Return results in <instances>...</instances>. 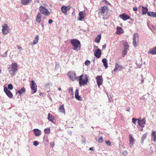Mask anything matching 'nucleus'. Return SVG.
Masks as SVG:
<instances>
[{
	"mask_svg": "<svg viewBox=\"0 0 156 156\" xmlns=\"http://www.w3.org/2000/svg\"><path fill=\"white\" fill-rule=\"evenodd\" d=\"M107 6H104L101 7L98 12V14L99 15L102 16L103 14L105 13L107 10Z\"/></svg>",
	"mask_w": 156,
	"mask_h": 156,
	"instance_id": "10",
	"label": "nucleus"
},
{
	"mask_svg": "<svg viewBox=\"0 0 156 156\" xmlns=\"http://www.w3.org/2000/svg\"><path fill=\"white\" fill-rule=\"evenodd\" d=\"M102 62L104 64V66L106 69L108 68L107 61L106 58H104L102 60Z\"/></svg>",
	"mask_w": 156,
	"mask_h": 156,
	"instance_id": "28",
	"label": "nucleus"
},
{
	"mask_svg": "<svg viewBox=\"0 0 156 156\" xmlns=\"http://www.w3.org/2000/svg\"><path fill=\"white\" fill-rule=\"evenodd\" d=\"M90 64V62L88 60H87L85 62V64L86 66H87Z\"/></svg>",
	"mask_w": 156,
	"mask_h": 156,
	"instance_id": "40",
	"label": "nucleus"
},
{
	"mask_svg": "<svg viewBox=\"0 0 156 156\" xmlns=\"http://www.w3.org/2000/svg\"><path fill=\"white\" fill-rule=\"evenodd\" d=\"M39 9L40 11L41 14L46 16H48L49 15L50 13L48 10L45 8L43 6H40Z\"/></svg>",
	"mask_w": 156,
	"mask_h": 156,
	"instance_id": "5",
	"label": "nucleus"
},
{
	"mask_svg": "<svg viewBox=\"0 0 156 156\" xmlns=\"http://www.w3.org/2000/svg\"><path fill=\"white\" fill-rule=\"evenodd\" d=\"M66 8H66L67 10V11H68V10H70L71 9V7L70 5H69V6H66Z\"/></svg>",
	"mask_w": 156,
	"mask_h": 156,
	"instance_id": "46",
	"label": "nucleus"
},
{
	"mask_svg": "<svg viewBox=\"0 0 156 156\" xmlns=\"http://www.w3.org/2000/svg\"><path fill=\"white\" fill-rule=\"evenodd\" d=\"M138 123L139 125L141 127H144L145 124V119L143 118L141 120H140L138 119Z\"/></svg>",
	"mask_w": 156,
	"mask_h": 156,
	"instance_id": "16",
	"label": "nucleus"
},
{
	"mask_svg": "<svg viewBox=\"0 0 156 156\" xmlns=\"http://www.w3.org/2000/svg\"><path fill=\"white\" fill-rule=\"evenodd\" d=\"M26 91L25 88L23 87L20 90H19L17 91V93H19L20 94H21L25 92Z\"/></svg>",
	"mask_w": 156,
	"mask_h": 156,
	"instance_id": "30",
	"label": "nucleus"
},
{
	"mask_svg": "<svg viewBox=\"0 0 156 156\" xmlns=\"http://www.w3.org/2000/svg\"><path fill=\"white\" fill-rule=\"evenodd\" d=\"M147 15L149 16L156 17V12H147Z\"/></svg>",
	"mask_w": 156,
	"mask_h": 156,
	"instance_id": "23",
	"label": "nucleus"
},
{
	"mask_svg": "<svg viewBox=\"0 0 156 156\" xmlns=\"http://www.w3.org/2000/svg\"><path fill=\"white\" fill-rule=\"evenodd\" d=\"M71 43L73 46V49L76 51H78L80 49L81 45L79 41L76 39H73L71 40Z\"/></svg>",
	"mask_w": 156,
	"mask_h": 156,
	"instance_id": "3",
	"label": "nucleus"
},
{
	"mask_svg": "<svg viewBox=\"0 0 156 156\" xmlns=\"http://www.w3.org/2000/svg\"><path fill=\"white\" fill-rule=\"evenodd\" d=\"M34 131L36 136H39L41 134V131L39 129H35L34 130Z\"/></svg>",
	"mask_w": 156,
	"mask_h": 156,
	"instance_id": "20",
	"label": "nucleus"
},
{
	"mask_svg": "<svg viewBox=\"0 0 156 156\" xmlns=\"http://www.w3.org/2000/svg\"><path fill=\"white\" fill-rule=\"evenodd\" d=\"M147 136V134L146 133L143 134L142 137V140L143 141L146 138Z\"/></svg>",
	"mask_w": 156,
	"mask_h": 156,
	"instance_id": "39",
	"label": "nucleus"
},
{
	"mask_svg": "<svg viewBox=\"0 0 156 156\" xmlns=\"http://www.w3.org/2000/svg\"><path fill=\"white\" fill-rule=\"evenodd\" d=\"M4 91L9 98H12L13 97V95L12 92L9 90L6 87H4Z\"/></svg>",
	"mask_w": 156,
	"mask_h": 156,
	"instance_id": "13",
	"label": "nucleus"
},
{
	"mask_svg": "<svg viewBox=\"0 0 156 156\" xmlns=\"http://www.w3.org/2000/svg\"><path fill=\"white\" fill-rule=\"evenodd\" d=\"M8 88L10 90H12L13 88V86L12 84H9L8 85Z\"/></svg>",
	"mask_w": 156,
	"mask_h": 156,
	"instance_id": "37",
	"label": "nucleus"
},
{
	"mask_svg": "<svg viewBox=\"0 0 156 156\" xmlns=\"http://www.w3.org/2000/svg\"><path fill=\"white\" fill-rule=\"evenodd\" d=\"M66 6H62V7L61 9L62 12L65 15L67 14V11Z\"/></svg>",
	"mask_w": 156,
	"mask_h": 156,
	"instance_id": "26",
	"label": "nucleus"
},
{
	"mask_svg": "<svg viewBox=\"0 0 156 156\" xmlns=\"http://www.w3.org/2000/svg\"><path fill=\"white\" fill-rule=\"evenodd\" d=\"M6 54H7V53L6 52H5V53H4V54H3V55H2L1 56H2V57H6Z\"/></svg>",
	"mask_w": 156,
	"mask_h": 156,
	"instance_id": "50",
	"label": "nucleus"
},
{
	"mask_svg": "<svg viewBox=\"0 0 156 156\" xmlns=\"http://www.w3.org/2000/svg\"><path fill=\"white\" fill-rule=\"evenodd\" d=\"M142 15H146V13H147L148 11V9L146 7H144L143 6H142Z\"/></svg>",
	"mask_w": 156,
	"mask_h": 156,
	"instance_id": "24",
	"label": "nucleus"
},
{
	"mask_svg": "<svg viewBox=\"0 0 156 156\" xmlns=\"http://www.w3.org/2000/svg\"><path fill=\"white\" fill-rule=\"evenodd\" d=\"M42 15L41 13H38L36 18V21L37 22L40 23L41 21V17Z\"/></svg>",
	"mask_w": 156,
	"mask_h": 156,
	"instance_id": "22",
	"label": "nucleus"
},
{
	"mask_svg": "<svg viewBox=\"0 0 156 156\" xmlns=\"http://www.w3.org/2000/svg\"><path fill=\"white\" fill-rule=\"evenodd\" d=\"M17 48L19 49H21L22 48L21 47L19 46L17 47Z\"/></svg>",
	"mask_w": 156,
	"mask_h": 156,
	"instance_id": "56",
	"label": "nucleus"
},
{
	"mask_svg": "<svg viewBox=\"0 0 156 156\" xmlns=\"http://www.w3.org/2000/svg\"><path fill=\"white\" fill-rule=\"evenodd\" d=\"M119 17L124 21L130 19V17L125 13L120 15Z\"/></svg>",
	"mask_w": 156,
	"mask_h": 156,
	"instance_id": "14",
	"label": "nucleus"
},
{
	"mask_svg": "<svg viewBox=\"0 0 156 156\" xmlns=\"http://www.w3.org/2000/svg\"><path fill=\"white\" fill-rule=\"evenodd\" d=\"M68 75L69 78L73 81L75 80H78V77L76 76L75 73L73 71H70L68 73Z\"/></svg>",
	"mask_w": 156,
	"mask_h": 156,
	"instance_id": "6",
	"label": "nucleus"
},
{
	"mask_svg": "<svg viewBox=\"0 0 156 156\" xmlns=\"http://www.w3.org/2000/svg\"><path fill=\"white\" fill-rule=\"evenodd\" d=\"M106 47V45L105 44L102 46V48L103 49H105Z\"/></svg>",
	"mask_w": 156,
	"mask_h": 156,
	"instance_id": "54",
	"label": "nucleus"
},
{
	"mask_svg": "<svg viewBox=\"0 0 156 156\" xmlns=\"http://www.w3.org/2000/svg\"><path fill=\"white\" fill-rule=\"evenodd\" d=\"M55 145L54 143L53 142L52 143H51L50 144V145L51 147H54Z\"/></svg>",
	"mask_w": 156,
	"mask_h": 156,
	"instance_id": "49",
	"label": "nucleus"
},
{
	"mask_svg": "<svg viewBox=\"0 0 156 156\" xmlns=\"http://www.w3.org/2000/svg\"><path fill=\"white\" fill-rule=\"evenodd\" d=\"M128 153L127 151L126 150L124 151L122 153V154L123 155L126 156L127 154Z\"/></svg>",
	"mask_w": 156,
	"mask_h": 156,
	"instance_id": "44",
	"label": "nucleus"
},
{
	"mask_svg": "<svg viewBox=\"0 0 156 156\" xmlns=\"http://www.w3.org/2000/svg\"><path fill=\"white\" fill-rule=\"evenodd\" d=\"M39 39V36L37 35L35 36L34 40L33 41V44L35 45L37 44L38 41Z\"/></svg>",
	"mask_w": 156,
	"mask_h": 156,
	"instance_id": "27",
	"label": "nucleus"
},
{
	"mask_svg": "<svg viewBox=\"0 0 156 156\" xmlns=\"http://www.w3.org/2000/svg\"><path fill=\"white\" fill-rule=\"evenodd\" d=\"M135 140L132 136V135L130 134L129 135V142L130 147L132 146Z\"/></svg>",
	"mask_w": 156,
	"mask_h": 156,
	"instance_id": "19",
	"label": "nucleus"
},
{
	"mask_svg": "<svg viewBox=\"0 0 156 156\" xmlns=\"http://www.w3.org/2000/svg\"><path fill=\"white\" fill-rule=\"evenodd\" d=\"M151 137V140L155 142L156 141V132L155 131H152Z\"/></svg>",
	"mask_w": 156,
	"mask_h": 156,
	"instance_id": "17",
	"label": "nucleus"
},
{
	"mask_svg": "<svg viewBox=\"0 0 156 156\" xmlns=\"http://www.w3.org/2000/svg\"><path fill=\"white\" fill-rule=\"evenodd\" d=\"M52 91H48V93L49 96H50L52 94Z\"/></svg>",
	"mask_w": 156,
	"mask_h": 156,
	"instance_id": "48",
	"label": "nucleus"
},
{
	"mask_svg": "<svg viewBox=\"0 0 156 156\" xmlns=\"http://www.w3.org/2000/svg\"><path fill=\"white\" fill-rule=\"evenodd\" d=\"M101 35H98L95 40V41L97 43H99L101 40Z\"/></svg>",
	"mask_w": 156,
	"mask_h": 156,
	"instance_id": "32",
	"label": "nucleus"
},
{
	"mask_svg": "<svg viewBox=\"0 0 156 156\" xmlns=\"http://www.w3.org/2000/svg\"><path fill=\"white\" fill-rule=\"evenodd\" d=\"M139 35L137 33H135L133 35V44L135 47L137 46L139 41Z\"/></svg>",
	"mask_w": 156,
	"mask_h": 156,
	"instance_id": "4",
	"label": "nucleus"
},
{
	"mask_svg": "<svg viewBox=\"0 0 156 156\" xmlns=\"http://www.w3.org/2000/svg\"><path fill=\"white\" fill-rule=\"evenodd\" d=\"M39 144L38 142L37 141H34L33 142V144L35 146H37Z\"/></svg>",
	"mask_w": 156,
	"mask_h": 156,
	"instance_id": "43",
	"label": "nucleus"
},
{
	"mask_svg": "<svg viewBox=\"0 0 156 156\" xmlns=\"http://www.w3.org/2000/svg\"><path fill=\"white\" fill-rule=\"evenodd\" d=\"M48 119L49 121L53 122L54 117L51 116L50 113H48Z\"/></svg>",
	"mask_w": 156,
	"mask_h": 156,
	"instance_id": "33",
	"label": "nucleus"
},
{
	"mask_svg": "<svg viewBox=\"0 0 156 156\" xmlns=\"http://www.w3.org/2000/svg\"><path fill=\"white\" fill-rule=\"evenodd\" d=\"M18 65L14 63L10 65L8 67V71L11 76L16 75V72L17 70Z\"/></svg>",
	"mask_w": 156,
	"mask_h": 156,
	"instance_id": "1",
	"label": "nucleus"
},
{
	"mask_svg": "<svg viewBox=\"0 0 156 156\" xmlns=\"http://www.w3.org/2000/svg\"><path fill=\"white\" fill-rule=\"evenodd\" d=\"M52 20L51 19H50L48 21V23L50 24H51L52 23Z\"/></svg>",
	"mask_w": 156,
	"mask_h": 156,
	"instance_id": "51",
	"label": "nucleus"
},
{
	"mask_svg": "<svg viewBox=\"0 0 156 156\" xmlns=\"http://www.w3.org/2000/svg\"><path fill=\"white\" fill-rule=\"evenodd\" d=\"M124 49L125 50H126L129 49V45L126 42H125L123 44Z\"/></svg>",
	"mask_w": 156,
	"mask_h": 156,
	"instance_id": "34",
	"label": "nucleus"
},
{
	"mask_svg": "<svg viewBox=\"0 0 156 156\" xmlns=\"http://www.w3.org/2000/svg\"><path fill=\"white\" fill-rule=\"evenodd\" d=\"M98 142L101 143L103 142V137L102 136H100L98 140Z\"/></svg>",
	"mask_w": 156,
	"mask_h": 156,
	"instance_id": "36",
	"label": "nucleus"
},
{
	"mask_svg": "<svg viewBox=\"0 0 156 156\" xmlns=\"http://www.w3.org/2000/svg\"><path fill=\"white\" fill-rule=\"evenodd\" d=\"M44 94L43 93H41L40 94V95H41V96H42V95H43V94Z\"/></svg>",
	"mask_w": 156,
	"mask_h": 156,
	"instance_id": "58",
	"label": "nucleus"
},
{
	"mask_svg": "<svg viewBox=\"0 0 156 156\" xmlns=\"http://www.w3.org/2000/svg\"><path fill=\"white\" fill-rule=\"evenodd\" d=\"M96 80L97 84L99 87L102 84L103 80L101 76H98L96 77Z\"/></svg>",
	"mask_w": 156,
	"mask_h": 156,
	"instance_id": "11",
	"label": "nucleus"
},
{
	"mask_svg": "<svg viewBox=\"0 0 156 156\" xmlns=\"http://www.w3.org/2000/svg\"><path fill=\"white\" fill-rule=\"evenodd\" d=\"M75 98L78 100L79 101H81L82 100L80 96L79 95V90L77 89L76 90L75 93Z\"/></svg>",
	"mask_w": 156,
	"mask_h": 156,
	"instance_id": "18",
	"label": "nucleus"
},
{
	"mask_svg": "<svg viewBox=\"0 0 156 156\" xmlns=\"http://www.w3.org/2000/svg\"><path fill=\"white\" fill-rule=\"evenodd\" d=\"M127 50H124L122 52V56L124 57L126 54Z\"/></svg>",
	"mask_w": 156,
	"mask_h": 156,
	"instance_id": "41",
	"label": "nucleus"
},
{
	"mask_svg": "<svg viewBox=\"0 0 156 156\" xmlns=\"http://www.w3.org/2000/svg\"><path fill=\"white\" fill-rule=\"evenodd\" d=\"M141 76L142 77V79L141 80V83H143L144 81V79L143 78V75L142 74L141 75Z\"/></svg>",
	"mask_w": 156,
	"mask_h": 156,
	"instance_id": "47",
	"label": "nucleus"
},
{
	"mask_svg": "<svg viewBox=\"0 0 156 156\" xmlns=\"http://www.w3.org/2000/svg\"><path fill=\"white\" fill-rule=\"evenodd\" d=\"M125 68L122 66L120 65L118 62H116L115 64V69H114V72H116L118 70L121 71L122 69H124Z\"/></svg>",
	"mask_w": 156,
	"mask_h": 156,
	"instance_id": "9",
	"label": "nucleus"
},
{
	"mask_svg": "<svg viewBox=\"0 0 156 156\" xmlns=\"http://www.w3.org/2000/svg\"><path fill=\"white\" fill-rule=\"evenodd\" d=\"M105 143L109 146H110L111 145V143L109 141H106Z\"/></svg>",
	"mask_w": 156,
	"mask_h": 156,
	"instance_id": "45",
	"label": "nucleus"
},
{
	"mask_svg": "<svg viewBox=\"0 0 156 156\" xmlns=\"http://www.w3.org/2000/svg\"><path fill=\"white\" fill-rule=\"evenodd\" d=\"M129 110H130V108L129 107L127 108H126V111H128V112H129Z\"/></svg>",
	"mask_w": 156,
	"mask_h": 156,
	"instance_id": "55",
	"label": "nucleus"
},
{
	"mask_svg": "<svg viewBox=\"0 0 156 156\" xmlns=\"http://www.w3.org/2000/svg\"><path fill=\"white\" fill-rule=\"evenodd\" d=\"M30 88L33 94L36 93L37 91V86L34 81L32 80L30 84Z\"/></svg>",
	"mask_w": 156,
	"mask_h": 156,
	"instance_id": "7",
	"label": "nucleus"
},
{
	"mask_svg": "<svg viewBox=\"0 0 156 156\" xmlns=\"http://www.w3.org/2000/svg\"><path fill=\"white\" fill-rule=\"evenodd\" d=\"M10 31L9 27L7 24H4L2 26V33L4 35H6Z\"/></svg>",
	"mask_w": 156,
	"mask_h": 156,
	"instance_id": "8",
	"label": "nucleus"
},
{
	"mask_svg": "<svg viewBox=\"0 0 156 156\" xmlns=\"http://www.w3.org/2000/svg\"><path fill=\"white\" fill-rule=\"evenodd\" d=\"M58 89L59 90H61V88H58Z\"/></svg>",
	"mask_w": 156,
	"mask_h": 156,
	"instance_id": "59",
	"label": "nucleus"
},
{
	"mask_svg": "<svg viewBox=\"0 0 156 156\" xmlns=\"http://www.w3.org/2000/svg\"><path fill=\"white\" fill-rule=\"evenodd\" d=\"M58 110L62 113H63L64 115L65 114L66 112L65 111L64 105H61L58 108Z\"/></svg>",
	"mask_w": 156,
	"mask_h": 156,
	"instance_id": "21",
	"label": "nucleus"
},
{
	"mask_svg": "<svg viewBox=\"0 0 156 156\" xmlns=\"http://www.w3.org/2000/svg\"><path fill=\"white\" fill-rule=\"evenodd\" d=\"M42 27H44V25H43L42 24Z\"/></svg>",
	"mask_w": 156,
	"mask_h": 156,
	"instance_id": "60",
	"label": "nucleus"
},
{
	"mask_svg": "<svg viewBox=\"0 0 156 156\" xmlns=\"http://www.w3.org/2000/svg\"><path fill=\"white\" fill-rule=\"evenodd\" d=\"M116 29L117 31L116 32L117 34H119L123 33V30L122 28L117 27Z\"/></svg>",
	"mask_w": 156,
	"mask_h": 156,
	"instance_id": "25",
	"label": "nucleus"
},
{
	"mask_svg": "<svg viewBox=\"0 0 156 156\" xmlns=\"http://www.w3.org/2000/svg\"><path fill=\"white\" fill-rule=\"evenodd\" d=\"M80 86L86 85L88 82V79L86 75L82 74L78 79Z\"/></svg>",
	"mask_w": 156,
	"mask_h": 156,
	"instance_id": "2",
	"label": "nucleus"
},
{
	"mask_svg": "<svg viewBox=\"0 0 156 156\" xmlns=\"http://www.w3.org/2000/svg\"><path fill=\"white\" fill-rule=\"evenodd\" d=\"M105 3L107 5H109L110 4V3L108 1H105Z\"/></svg>",
	"mask_w": 156,
	"mask_h": 156,
	"instance_id": "53",
	"label": "nucleus"
},
{
	"mask_svg": "<svg viewBox=\"0 0 156 156\" xmlns=\"http://www.w3.org/2000/svg\"><path fill=\"white\" fill-rule=\"evenodd\" d=\"M96 48H97L98 47H96Z\"/></svg>",
	"mask_w": 156,
	"mask_h": 156,
	"instance_id": "61",
	"label": "nucleus"
},
{
	"mask_svg": "<svg viewBox=\"0 0 156 156\" xmlns=\"http://www.w3.org/2000/svg\"><path fill=\"white\" fill-rule=\"evenodd\" d=\"M31 0H21V3L23 5H26L29 3Z\"/></svg>",
	"mask_w": 156,
	"mask_h": 156,
	"instance_id": "31",
	"label": "nucleus"
},
{
	"mask_svg": "<svg viewBox=\"0 0 156 156\" xmlns=\"http://www.w3.org/2000/svg\"><path fill=\"white\" fill-rule=\"evenodd\" d=\"M94 55L98 58H100L101 57V50L98 49L96 50H94Z\"/></svg>",
	"mask_w": 156,
	"mask_h": 156,
	"instance_id": "12",
	"label": "nucleus"
},
{
	"mask_svg": "<svg viewBox=\"0 0 156 156\" xmlns=\"http://www.w3.org/2000/svg\"><path fill=\"white\" fill-rule=\"evenodd\" d=\"M69 93L72 95H73V88H70L69 89Z\"/></svg>",
	"mask_w": 156,
	"mask_h": 156,
	"instance_id": "35",
	"label": "nucleus"
},
{
	"mask_svg": "<svg viewBox=\"0 0 156 156\" xmlns=\"http://www.w3.org/2000/svg\"><path fill=\"white\" fill-rule=\"evenodd\" d=\"M132 122H133L134 124H136V121H137V120H138V119H135V118H133L132 119Z\"/></svg>",
	"mask_w": 156,
	"mask_h": 156,
	"instance_id": "42",
	"label": "nucleus"
},
{
	"mask_svg": "<svg viewBox=\"0 0 156 156\" xmlns=\"http://www.w3.org/2000/svg\"><path fill=\"white\" fill-rule=\"evenodd\" d=\"M89 150L91 151H93V148L92 147H90L89 149Z\"/></svg>",
	"mask_w": 156,
	"mask_h": 156,
	"instance_id": "57",
	"label": "nucleus"
},
{
	"mask_svg": "<svg viewBox=\"0 0 156 156\" xmlns=\"http://www.w3.org/2000/svg\"><path fill=\"white\" fill-rule=\"evenodd\" d=\"M133 10L134 11H136L137 10V8L136 7H133Z\"/></svg>",
	"mask_w": 156,
	"mask_h": 156,
	"instance_id": "52",
	"label": "nucleus"
},
{
	"mask_svg": "<svg viewBox=\"0 0 156 156\" xmlns=\"http://www.w3.org/2000/svg\"><path fill=\"white\" fill-rule=\"evenodd\" d=\"M85 16V12L81 11L79 13V17L78 20L81 21L84 19Z\"/></svg>",
	"mask_w": 156,
	"mask_h": 156,
	"instance_id": "15",
	"label": "nucleus"
},
{
	"mask_svg": "<svg viewBox=\"0 0 156 156\" xmlns=\"http://www.w3.org/2000/svg\"><path fill=\"white\" fill-rule=\"evenodd\" d=\"M50 129L49 128H46L44 129V132L47 134H48L50 132Z\"/></svg>",
	"mask_w": 156,
	"mask_h": 156,
	"instance_id": "38",
	"label": "nucleus"
},
{
	"mask_svg": "<svg viewBox=\"0 0 156 156\" xmlns=\"http://www.w3.org/2000/svg\"><path fill=\"white\" fill-rule=\"evenodd\" d=\"M149 53L152 55L156 54V47L151 49L149 51Z\"/></svg>",
	"mask_w": 156,
	"mask_h": 156,
	"instance_id": "29",
	"label": "nucleus"
}]
</instances>
